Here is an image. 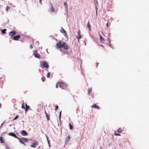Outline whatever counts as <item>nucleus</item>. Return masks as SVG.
<instances>
[{"mask_svg": "<svg viewBox=\"0 0 149 149\" xmlns=\"http://www.w3.org/2000/svg\"><path fill=\"white\" fill-rule=\"evenodd\" d=\"M21 139H22V140L23 142H26L28 140V139L24 138V137H22L21 138Z\"/></svg>", "mask_w": 149, "mask_h": 149, "instance_id": "nucleus-16", "label": "nucleus"}, {"mask_svg": "<svg viewBox=\"0 0 149 149\" xmlns=\"http://www.w3.org/2000/svg\"><path fill=\"white\" fill-rule=\"evenodd\" d=\"M6 29H2L1 30V31L2 33H3V34H5L6 33Z\"/></svg>", "mask_w": 149, "mask_h": 149, "instance_id": "nucleus-19", "label": "nucleus"}, {"mask_svg": "<svg viewBox=\"0 0 149 149\" xmlns=\"http://www.w3.org/2000/svg\"><path fill=\"white\" fill-rule=\"evenodd\" d=\"M11 39H13V38L11 37Z\"/></svg>", "mask_w": 149, "mask_h": 149, "instance_id": "nucleus-57", "label": "nucleus"}, {"mask_svg": "<svg viewBox=\"0 0 149 149\" xmlns=\"http://www.w3.org/2000/svg\"><path fill=\"white\" fill-rule=\"evenodd\" d=\"M18 118V115L16 116L13 119V120H16V119Z\"/></svg>", "mask_w": 149, "mask_h": 149, "instance_id": "nucleus-31", "label": "nucleus"}, {"mask_svg": "<svg viewBox=\"0 0 149 149\" xmlns=\"http://www.w3.org/2000/svg\"><path fill=\"white\" fill-rule=\"evenodd\" d=\"M50 76V73L49 72H48L47 74V77L49 78V77Z\"/></svg>", "mask_w": 149, "mask_h": 149, "instance_id": "nucleus-26", "label": "nucleus"}, {"mask_svg": "<svg viewBox=\"0 0 149 149\" xmlns=\"http://www.w3.org/2000/svg\"><path fill=\"white\" fill-rule=\"evenodd\" d=\"M87 27L88 29L90 31L91 28V25L90 24V23L89 22H88V23L87 24Z\"/></svg>", "mask_w": 149, "mask_h": 149, "instance_id": "nucleus-18", "label": "nucleus"}, {"mask_svg": "<svg viewBox=\"0 0 149 149\" xmlns=\"http://www.w3.org/2000/svg\"><path fill=\"white\" fill-rule=\"evenodd\" d=\"M45 112L46 117L49 116V115H48V113L46 112L45 111Z\"/></svg>", "mask_w": 149, "mask_h": 149, "instance_id": "nucleus-33", "label": "nucleus"}, {"mask_svg": "<svg viewBox=\"0 0 149 149\" xmlns=\"http://www.w3.org/2000/svg\"><path fill=\"white\" fill-rule=\"evenodd\" d=\"M47 141L49 145V147H50V141L49 140V139H47Z\"/></svg>", "mask_w": 149, "mask_h": 149, "instance_id": "nucleus-30", "label": "nucleus"}, {"mask_svg": "<svg viewBox=\"0 0 149 149\" xmlns=\"http://www.w3.org/2000/svg\"><path fill=\"white\" fill-rule=\"evenodd\" d=\"M40 65L42 68H48L49 67V65L46 61H42L40 62Z\"/></svg>", "mask_w": 149, "mask_h": 149, "instance_id": "nucleus-2", "label": "nucleus"}, {"mask_svg": "<svg viewBox=\"0 0 149 149\" xmlns=\"http://www.w3.org/2000/svg\"><path fill=\"white\" fill-rule=\"evenodd\" d=\"M11 126V125H9V126H10V127Z\"/></svg>", "mask_w": 149, "mask_h": 149, "instance_id": "nucleus-55", "label": "nucleus"}, {"mask_svg": "<svg viewBox=\"0 0 149 149\" xmlns=\"http://www.w3.org/2000/svg\"><path fill=\"white\" fill-rule=\"evenodd\" d=\"M80 31L79 30L77 32L78 36H76V37L78 39H81V36L80 33Z\"/></svg>", "mask_w": 149, "mask_h": 149, "instance_id": "nucleus-11", "label": "nucleus"}, {"mask_svg": "<svg viewBox=\"0 0 149 149\" xmlns=\"http://www.w3.org/2000/svg\"><path fill=\"white\" fill-rule=\"evenodd\" d=\"M20 38V36L19 35H17L16 36H14L13 37L14 40H17Z\"/></svg>", "mask_w": 149, "mask_h": 149, "instance_id": "nucleus-7", "label": "nucleus"}, {"mask_svg": "<svg viewBox=\"0 0 149 149\" xmlns=\"http://www.w3.org/2000/svg\"><path fill=\"white\" fill-rule=\"evenodd\" d=\"M58 48L61 49L62 48L63 43L60 42H58L56 45Z\"/></svg>", "mask_w": 149, "mask_h": 149, "instance_id": "nucleus-4", "label": "nucleus"}, {"mask_svg": "<svg viewBox=\"0 0 149 149\" xmlns=\"http://www.w3.org/2000/svg\"><path fill=\"white\" fill-rule=\"evenodd\" d=\"M58 105H56L55 106V110H56L57 109H58Z\"/></svg>", "mask_w": 149, "mask_h": 149, "instance_id": "nucleus-36", "label": "nucleus"}, {"mask_svg": "<svg viewBox=\"0 0 149 149\" xmlns=\"http://www.w3.org/2000/svg\"><path fill=\"white\" fill-rule=\"evenodd\" d=\"M8 135L13 136V137L15 138H16L17 136L15 135V134L13 132H10L8 133Z\"/></svg>", "mask_w": 149, "mask_h": 149, "instance_id": "nucleus-10", "label": "nucleus"}, {"mask_svg": "<svg viewBox=\"0 0 149 149\" xmlns=\"http://www.w3.org/2000/svg\"><path fill=\"white\" fill-rule=\"evenodd\" d=\"M100 41H102L104 40V39L101 35H100Z\"/></svg>", "mask_w": 149, "mask_h": 149, "instance_id": "nucleus-23", "label": "nucleus"}, {"mask_svg": "<svg viewBox=\"0 0 149 149\" xmlns=\"http://www.w3.org/2000/svg\"><path fill=\"white\" fill-rule=\"evenodd\" d=\"M34 54L35 57L37 58H39L40 57V55L37 53V50H35L34 52Z\"/></svg>", "mask_w": 149, "mask_h": 149, "instance_id": "nucleus-5", "label": "nucleus"}, {"mask_svg": "<svg viewBox=\"0 0 149 149\" xmlns=\"http://www.w3.org/2000/svg\"><path fill=\"white\" fill-rule=\"evenodd\" d=\"M64 5L65 6V9L68 8V6L66 2H65L64 4Z\"/></svg>", "mask_w": 149, "mask_h": 149, "instance_id": "nucleus-21", "label": "nucleus"}, {"mask_svg": "<svg viewBox=\"0 0 149 149\" xmlns=\"http://www.w3.org/2000/svg\"><path fill=\"white\" fill-rule=\"evenodd\" d=\"M16 137V138L17 139H18L19 140V141L20 140H21V138H20L18 137L17 136V137Z\"/></svg>", "mask_w": 149, "mask_h": 149, "instance_id": "nucleus-38", "label": "nucleus"}, {"mask_svg": "<svg viewBox=\"0 0 149 149\" xmlns=\"http://www.w3.org/2000/svg\"><path fill=\"white\" fill-rule=\"evenodd\" d=\"M25 108L26 109H29V105H27V104H26V107Z\"/></svg>", "mask_w": 149, "mask_h": 149, "instance_id": "nucleus-28", "label": "nucleus"}, {"mask_svg": "<svg viewBox=\"0 0 149 149\" xmlns=\"http://www.w3.org/2000/svg\"><path fill=\"white\" fill-rule=\"evenodd\" d=\"M46 137L47 138V139H48V138L46 135Z\"/></svg>", "mask_w": 149, "mask_h": 149, "instance_id": "nucleus-50", "label": "nucleus"}, {"mask_svg": "<svg viewBox=\"0 0 149 149\" xmlns=\"http://www.w3.org/2000/svg\"><path fill=\"white\" fill-rule=\"evenodd\" d=\"M60 51L62 52H63L64 51L63 49H60Z\"/></svg>", "mask_w": 149, "mask_h": 149, "instance_id": "nucleus-43", "label": "nucleus"}, {"mask_svg": "<svg viewBox=\"0 0 149 149\" xmlns=\"http://www.w3.org/2000/svg\"><path fill=\"white\" fill-rule=\"evenodd\" d=\"M96 1H94V3H95V2L96 3V4H97V2H96Z\"/></svg>", "mask_w": 149, "mask_h": 149, "instance_id": "nucleus-52", "label": "nucleus"}, {"mask_svg": "<svg viewBox=\"0 0 149 149\" xmlns=\"http://www.w3.org/2000/svg\"><path fill=\"white\" fill-rule=\"evenodd\" d=\"M41 80L43 82H44L45 80V78L44 77H42L41 78Z\"/></svg>", "mask_w": 149, "mask_h": 149, "instance_id": "nucleus-25", "label": "nucleus"}, {"mask_svg": "<svg viewBox=\"0 0 149 149\" xmlns=\"http://www.w3.org/2000/svg\"><path fill=\"white\" fill-rule=\"evenodd\" d=\"M16 34V32L14 31H12L9 33V35L11 36H14Z\"/></svg>", "mask_w": 149, "mask_h": 149, "instance_id": "nucleus-6", "label": "nucleus"}, {"mask_svg": "<svg viewBox=\"0 0 149 149\" xmlns=\"http://www.w3.org/2000/svg\"><path fill=\"white\" fill-rule=\"evenodd\" d=\"M61 31L62 33H65L64 35L65 36H67L66 31L63 28H61Z\"/></svg>", "mask_w": 149, "mask_h": 149, "instance_id": "nucleus-13", "label": "nucleus"}, {"mask_svg": "<svg viewBox=\"0 0 149 149\" xmlns=\"http://www.w3.org/2000/svg\"><path fill=\"white\" fill-rule=\"evenodd\" d=\"M5 122H3V123H2L1 124V126L0 127H1L4 124V123Z\"/></svg>", "mask_w": 149, "mask_h": 149, "instance_id": "nucleus-44", "label": "nucleus"}, {"mask_svg": "<svg viewBox=\"0 0 149 149\" xmlns=\"http://www.w3.org/2000/svg\"><path fill=\"white\" fill-rule=\"evenodd\" d=\"M91 107L92 108H94L97 109H98L100 108L99 107L95 104H94Z\"/></svg>", "mask_w": 149, "mask_h": 149, "instance_id": "nucleus-14", "label": "nucleus"}, {"mask_svg": "<svg viewBox=\"0 0 149 149\" xmlns=\"http://www.w3.org/2000/svg\"><path fill=\"white\" fill-rule=\"evenodd\" d=\"M96 15H97V12H96Z\"/></svg>", "mask_w": 149, "mask_h": 149, "instance_id": "nucleus-53", "label": "nucleus"}, {"mask_svg": "<svg viewBox=\"0 0 149 149\" xmlns=\"http://www.w3.org/2000/svg\"><path fill=\"white\" fill-rule=\"evenodd\" d=\"M50 5L51 6V7L50 8V9L51 10L50 11L51 12H52V11L54 12V11L53 8L52 6V5L51 4Z\"/></svg>", "mask_w": 149, "mask_h": 149, "instance_id": "nucleus-20", "label": "nucleus"}, {"mask_svg": "<svg viewBox=\"0 0 149 149\" xmlns=\"http://www.w3.org/2000/svg\"><path fill=\"white\" fill-rule=\"evenodd\" d=\"M97 2V4H96V3H95V9L96 12H97V11L98 10V2L97 1H96Z\"/></svg>", "mask_w": 149, "mask_h": 149, "instance_id": "nucleus-17", "label": "nucleus"}, {"mask_svg": "<svg viewBox=\"0 0 149 149\" xmlns=\"http://www.w3.org/2000/svg\"><path fill=\"white\" fill-rule=\"evenodd\" d=\"M19 142L20 143L23 144H24V143L22 141L21 139V140H20L19 141Z\"/></svg>", "mask_w": 149, "mask_h": 149, "instance_id": "nucleus-35", "label": "nucleus"}, {"mask_svg": "<svg viewBox=\"0 0 149 149\" xmlns=\"http://www.w3.org/2000/svg\"><path fill=\"white\" fill-rule=\"evenodd\" d=\"M21 134L23 136L27 135L28 134V133L24 130H23L21 131Z\"/></svg>", "mask_w": 149, "mask_h": 149, "instance_id": "nucleus-8", "label": "nucleus"}, {"mask_svg": "<svg viewBox=\"0 0 149 149\" xmlns=\"http://www.w3.org/2000/svg\"><path fill=\"white\" fill-rule=\"evenodd\" d=\"M92 90V88H89L88 90V94H89V93L91 92Z\"/></svg>", "mask_w": 149, "mask_h": 149, "instance_id": "nucleus-24", "label": "nucleus"}, {"mask_svg": "<svg viewBox=\"0 0 149 149\" xmlns=\"http://www.w3.org/2000/svg\"><path fill=\"white\" fill-rule=\"evenodd\" d=\"M118 132L119 133H120L121 132V130L120 128L118 129Z\"/></svg>", "mask_w": 149, "mask_h": 149, "instance_id": "nucleus-32", "label": "nucleus"}, {"mask_svg": "<svg viewBox=\"0 0 149 149\" xmlns=\"http://www.w3.org/2000/svg\"><path fill=\"white\" fill-rule=\"evenodd\" d=\"M38 143L34 142L32 144L30 145L31 147L35 148L36 147V146L38 145Z\"/></svg>", "mask_w": 149, "mask_h": 149, "instance_id": "nucleus-9", "label": "nucleus"}, {"mask_svg": "<svg viewBox=\"0 0 149 149\" xmlns=\"http://www.w3.org/2000/svg\"><path fill=\"white\" fill-rule=\"evenodd\" d=\"M61 111L59 114V118L60 119V121L61 118Z\"/></svg>", "mask_w": 149, "mask_h": 149, "instance_id": "nucleus-29", "label": "nucleus"}, {"mask_svg": "<svg viewBox=\"0 0 149 149\" xmlns=\"http://www.w3.org/2000/svg\"><path fill=\"white\" fill-rule=\"evenodd\" d=\"M59 86L62 89H64L65 88H66L67 86V84H65L63 82H59L56 85V87L57 88L58 86Z\"/></svg>", "mask_w": 149, "mask_h": 149, "instance_id": "nucleus-1", "label": "nucleus"}, {"mask_svg": "<svg viewBox=\"0 0 149 149\" xmlns=\"http://www.w3.org/2000/svg\"><path fill=\"white\" fill-rule=\"evenodd\" d=\"M109 46L111 47L112 48V49H113V47H112V45L111 44H110Z\"/></svg>", "mask_w": 149, "mask_h": 149, "instance_id": "nucleus-45", "label": "nucleus"}, {"mask_svg": "<svg viewBox=\"0 0 149 149\" xmlns=\"http://www.w3.org/2000/svg\"><path fill=\"white\" fill-rule=\"evenodd\" d=\"M69 127H70V130H72L73 128V126L70 123L69 125Z\"/></svg>", "mask_w": 149, "mask_h": 149, "instance_id": "nucleus-22", "label": "nucleus"}, {"mask_svg": "<svg viewBox=\"0 0 149 149\" xmlns=\"http://www.w3.org/2000/svg\"><path fill=\"white\" fill-rule=\"evenodd\" d=\"M108 26V23H107V24H106V26Z\"/></svg>", "mask_w": 149, "mask_h": 149, "instance_id": "nucleus-48", "label": "nucleus"}, {"mask_svg": "<svg viewBox=\"0 0 149 149\" xmlns=\"http://www.w3.org/2000/svg\"><path fill=\"white\" fill-rule=\"evenodd\" d=\"M22 108L23 109H25V107L24 106L23 103L22 104Z\"/></svg>", "mask_w": 149, "mask_h": 149, "instance_id": "nucleus-34", "label": "nucleus"}, {"mask_svg": "<svg viewBox=\"0 0 149 149\" xmlns=\"http://www.w3.org/2000/svg\"><path fill=\"white\" fill-rule=\"evenodd\" d=\"M85 45H86V43H85Z\"/></svg>", "mask_w": 149, "mask_h": 149, "instance_id": "nucleus-56", "label": "nucleus"}, {"mask_svg": "<svg viewBox=\"0 0 149 149\" xmlns=\"http://www.w3.org/2000/svg\"><path fill=\"white\" fill-rule=\"evenodd\" d=\"M107 39L108 40V42L109 43H110L111 42V41L109 40V38H108Z\"/></svg>", "mask_w": 149, "mask_h": 149, "instance_id": "nucleus-39", "label": "nucleus"}, {"mask_svg": "<svg viewBox=\"0 0 149 149\" xmlns=\"http://www.w3.org/2000/svg\"><path fill=\"white\" fill-rule=\"evenodd\" d=\"M65 11L66 13H67L68 12V8L65 9Z\"/></svg>", "mask_w": 149, "mask_h": 149, "instance_id": "nucleus-42", "label": "nucleus"}, {"mask_svg": "<svg viewBox=\"0 0 149 149\" xmlns=\"http://www.w3.org/2000/svg\"><path fill=\"white\" fill-rule=\"evenodd\" d=\"M1 104H0V107H1Z\"/></svg>", "mask_w": 149, "mask_h": 149, "instance_id": "nucleus-54", "label": "nucleus"}, {"mask_svg": "<svg viewBox=\"0 0 149 149\" xmlns=\"http://www.w3.org/2000/svg\"><path fill=\"white\" fill-rule=\"evenodd\" d=\"M46 137L47 138V139H48V138L46 135Z\"/></svg>", "mask_w": 149, "mask_h": 149, "instance_id": "nucleus-51", "label": "nucleus"}, {"mask_svg": "<svg viewBox=\"0 0 149 149\" xmlns=\"http://www.w3.org/2000/svg\"><path fill=\"white\" fill-rule=\"evenodd\" d=\"M47 120L48 121L49 120V116L47 117Z\"/></svg>", "mask_w": 149, "mask_h": 149, "instance_id": "nucleus-41", "label": "nucleus"}, {"mask_svg": "<svg viewBox=\"0 0 149 149\" xmlns=\"http://www.w3.org/2000/svg\"><path fill=\"white\" fill-rule=\"evenodd\" d=\"M42 0H39V2L40 3H41V2H42Z\"/></svg>", "mask_w": 149, "mask_h": 149, "instance_id": "nucleus-47", "label": "nucleus"}, {"mask_svg": "<svg viewBox=\"0 0 149 149\" xmlns=\"http://www.w3.org/2000/svg\"><path fill=\"white\" fill-rule=\"evenodd\" d=\"M70 139V137L69 136H68L65 139V144H67L69 141Z\"/></svg>", "mask_w": 149, "mask_h": 149, "instance_id": "nucleus-12", "label": "nucleus"}, {"mask_svg": "<svg viewBox=\"0 0 149 149\" xmlns=\"http://www.w3.org/2000/svg\"><path fill=\"white\" fill-rule=\"evenodd\" d=\"M10 9V7L8 6H7L6 8V10L7 11H8V10Z\"/></svg>", "mask_w": 149, "mask_h": 149, "instance_id": "nucleus-27", "label": "nucleus"}, {"mask_svg": "<svg viewBox=\"0 0 149 149\" xmlns=\"http://www.w3.org/2000/svg\"><path fill=\"white\" fill-rule=\"evenodd\" d=\"M115 135L116 136H119L120 135V134L118 133H115Z\"/></svg>", "mask_w": 149, "mask_h": 149, "instance_id": "nucleus-37", "label": "nucleus"}, {"mask_svg": "<svg viewBox=\"0 0 149 149\" xmlns=\"http://www.w3.org/2000/svg\"><path fill=\"white\" fill-rule=\"evenodd\" d=\"M62 48L65 50H68L69 49V47L64 42L63 43Z\"/></svg>", "mask_w": 149, "mask_h": 149, "instance_id": "nucleus-3", "label": "nucleus"}, {"mask_svg": "<svg viewBox=\"0 0 149 149\" xmlns=\"http://www.w3.org/2000/svg\"><path fill=\"white\" fill-rule=\"evenodd\" d=\"M25 110L26 111H27L28 110V109H26L25 108Z\"/></svg>", "mask_w": 149, "mask_h": 149, "instance_id": "nucleus-46", "label": "nucleus"}, {"mask_svg": "<svg viewBox=\"0 0 149 149\" xmlns=\"http://www.w3.org/2000/svg\"><path fill=\"white\" fill-rule=\"evenodd\" d=\"M33 48V47L32 45H31L30 46V48L31 49H32Z\"/></svg>", "mask_w": 149, "mask_h": 149, "instance_id": "nucleus-40", "label": "nucleus"}, {"mask_svg": "<svg viewBox=\"0 0 149 149\" xmlns=\"http://www.w3.org/2000/svg\"><path fill=\"white\" fill-rule=\"evenodd\" d=\"M99 64V63H96V66L97 67L98 64Z\"/></svg>", "mask_w": 149, "mask_h": 149, "instance_id": "nucleus-49", "label": "nucleus"}, {"mask_svg": "<svg viewBox=\"0 0 149 149\" xmlns=\"http://www.w3.org/2000/svg\"><path fill=\"white\" fill-rule=\"evenodd\" d=\"M0 141L1 143H4L5 140L3 139V138L2 137H0Z\"/></svg>", "mask_w": 149, "mask_h": 149, "instance_id": "nucleus-15", "label": "nucleus"}]
</instances>
